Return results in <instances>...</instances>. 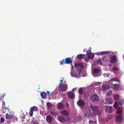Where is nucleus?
I'll list each match as a JSON object with an SVG mask.
<instances>
[{"mask_svg": "<svg viewBox=\"0 0 124 124\" xmlns=\"http://www.w3.org/2000/svg\"><path fill=\"white\" fill-rule=\"evenodd\" d=\"M89 112L86 114V117H87L93 116L97 114L98 116L101 115L102 112V110L99 109V107L97 106H90L88 107Z\"/></svg>", "mask_w": 124, "mask_h": 124, "instance_id": "obj_1", "label": "nucleus"}, {"mask_svg": "<svg viewBox=\"0 0 124 124\" xmlns=\"http://www.w3.org/2000/svg\"><path fill=\"white\" fill-rule=\"evenodd\" d=\"M68 87V85L67 84H64L62 85L61 83V82L58 86V88L59 90L65 92L66 91Z\"/></svg>", "mask_w": 124, "mask_h": 124, "instance_id": "obj_2", "label": "nucleus"}, {"mask_svg": "<svg viewBox=\"0 0 124 124\" xmlns=\"http://www.w3.org/2000/svg\"><path fill=\"white\" fill-rule=\"evenodd\" d=\"M72 62V61L70 57L67 58L65 60L63 59L60 62V65H63L65 63L69 64Z\"/></svg>", "mask_w": 124, "mask_h": 124, "instance_id": "obj_3", "label": "nucleus"}, {"mask_svg": "<svg viewBox=\"0 0 124 124\" xmlns=\"http://www.w3.org/2000/svg\"><path fill=\"white\" fill-rule=\"evenodd\" d=\"M103 102L105 104H110L112 103L113 101L111 98H106L103 100Z\"/></svg>", "mask_w": 124, "mask_h": 124, "instance_id": "obj_4", "label": "nucleus"}, {"mask_svg": "<svg viewBox=\"0 0 124 124\" xmlns=\"http://www.w3.org/2000/svg\"><path fill=\"white\" fill-rule=\"evenodd\" d=\"M83 66V65L81 63H75V67L78 71H80Z\"/></svg>", "mask_w": 124, "mask_h": 124, "instance_id": "obj_5", "label": "nucleus"}, {"mask_svg": "<svg viewBox=\"0 0 124 124\" xmlns=\"http://www.w3.org/2000/svg\"><path fill=\"white\" fill-rule=\"evenodd\" d=\"M99 100V97L98 95L94 94L91 97V101L93 102H97Z\"/></svg>", "mask_w": 124, "mask_h": 124, "instance_id": "obj_6", "label": "nucleus"}, {"mask_svg": "<svg viewBox=\"0 0 124 124\" xmlns=\"http://www.w3.org/2000/svg\"><path fill=\"white\" fill-rule=\"evenodd\" d=\"M38 110V108L36 106H34L31 107L30 109V111L29 112V115L31 116L33 114V111H37Z\"/></svg>", "mask_w": 124, "mask_h": 124, "instance_id": "obj_7", "label": "nucleus"}, {"mask_svg": "<svg viewBox=\"0 0 124 124\" xmlns=\"http://www.w3.org/2000/svg\"><path fill=\"white\" fill-rule=\"evenodd\" d=\"M91 50L90 51V52H88V51H86L87 54H86V56H87L89 59L93 60L94 57V55L91 53Z\"/></svg>", "mask_w": 124, "mask_h": 124, "instance_id": "obj_8", "label": "nucleus"}, {"mask_svg": "<svg viewBox=\"0 0 124 124\" xmlns=\"http://www.w3.org/2000/svg\"><path fill=\"white\" fill-rule=\"evenodd\" d=\"M6 118L7 120H10L14 121L13 116V115L9 114L8 113H7L6 115Z\"/></svg>", "mask_w": 124, "mask_h": 124, "instance_id": "obj_9", "label": "nucleus"}, {"mask_svg": "<svg viewBox=\"0 0 124 124\" xmlns=\"http://www.w3.org/2000/svg\"><path fill=\"white\" fill-rule=\"evenodd\" d=\"M77 105L80 107H83L85 105V101L82 100H80L77 102Z\"/></svg>", "mask_w": 124, "mask_h": 124, "instance_id": "obj_10", "label": "nucleus"}, {"mask_svg": "<svg viewBox=\"0 0 124 124\" xmlns=\"http://www.w3.org/2000/svg\"><path fill=\"white\" fill-rule=\"evenodd\" d=\"M104 108L106 112H108L109 113H112V111L113 110L112 107L105 106L104 107Z\"/></svg>", "mask_w": 124, "mask_h": 124, "instance_id": "obj_11", "label": "nucleus"}, {"mask_svg": "<svg viewBox=\"0 0 124 124\" xmlns=\"http://www.w3.org/2000/svg\"><path fill=\"white\" fill-rule=\"evenodd\" d=\"M46 122L47 123H51L53 121V118L51 116H46Z\"/></svg>", "mask_w": 124, "mask_h": 124, "instance_id": "obj_12", "label": "nucleus"}, {"mask_svg": "<svg viewBox=\"0 0 124 124\" xmlns=\"http://www.w3.org/2000/svg\"><path fill=\"white\" fill-rule=\"evenodd\" d=\"M110 87V86L108 85H103L102 86V90L106 91L109 89Z\"/></svg>", "mask_w": 124, "mask_h": 124, "instance_id": "obj_13", "label": "nucleus"}, {"mask_svg": "<svg viewBox=\"0 0 124 124\" xmlns=\"http://www.w3.org/2000/svg\"><path fill=\"white\" fill-rule=\"evenodd\" d=\"M101 71V70L98 68H94V69L93 70V75L94 76V74L97 73H99Z\"/></svg>", "mask_w": 124, "mask_h": 124, "instance_id": "obj_14", "label": "nucleus"}, {"mask_svg": "<svg viewBox=\"0 0 124 124\" xmlns=\"http://www.w3.org/2000/svg\"><path fill=\"white\" fill-rule=\"evenodd\" d=\"M110 62L111 63H114L116 62V58L114 56H112L110 59Z\"/></svg>", "mask_w": 124, "mask_h": 124, "instance_id": "obj_15", "label": "nucleus"}, {"mask_svg": "<svg viewBox=\"0 0 124 124\" xmlns=\"http://www.w3.org/2000/svg\"><path fill=\"white\" fill-rule=\"evenodd\" d=\"M68 96L70 98L73 99L75 97V94L73 92H70L68 93Z\"/></svg>", "mask_w": 124, "mask_h": 124, "instance_id": "obj_16", "label": "nucleus"}, {"mask_svg": "<svg viewBox=\"0 0 124 124\" xmlns=\"http://www.w3.org/2000/svg\"><path fill=\"white\" fill-rule=\"evenodd\" d=\"M60 113L63 115L68 116L69 115L68 112L66 110H63L60 112Z\"/></svg>", "mask_w": 124, "mask_h": 124, "instance_id": "obj_17", "label": "nucleus"}, {"mask_svg": "<svg viewBox=\"0 0 124 124\" xmlns=\"http://www.w3.org/2000/svg\"><path fill=\"white\" fill-rule=\"evenodd\" d=\"M83 118V116L79 115L77 117L76 120L77 121L80 122L82 120Z\"/></svg>", "mask_w": 124, "mask_h": 124, "instance_id": "obj_18", "label": "nucleus"}, {"mask_svg": "<svg viewBox=\"0 0 124 124\" xmlns=\"http://www.w3.org/2000/svg\"><path fill=\"white\" fill-rule=\"evenodd\" d=\"M40 95L42 98H44L46 97L47 95L46 92H42L41 93Z\"/></svg>", "mask_w": 124, "mask_h": 124, "instance_id": "obj_19", "label": "nucleus"}, {"mask_svg": "<svg viewBox=\"0 0 124 124\" xmlns=\"http://www.w3.org/2000/svg\"><path fill=\"white\" fill-rule=\"evenodd\" d=\"M109 53L110 52L108 51H103L100 52L98 54L100 55H103L104 54H109Z\"/></svg>", "mask_w": 124, "mask_h": 124, "instance_id": "obj_20", "label": "nucleus"}, {"mask_svg": "<svg viewBox=\"0 0 124 124\" xmlns=\"http://www.w3.org/2000/svg\"><path fill=\"white\" fill-rule=\"evenodd\" d=\"M58 120L61 122H64L65 121V119L61 116H59L58 117Z\"/></svg>", "mask_w": 124, "mask_h": 124, "instance_id": "obj_21", "label": "nucleus"}, {"mask_svg": "<svg viewBox=\"0 0 124 124\" xmlns=\"http://www.w3.org/2000/svg\"><path fill=\"white\" fill-rule=\"evenodd\" d=\"M122 119V115H120L118 116L116 118V121L118 122L121 121Z\"/></svg>", "mask_w": 124, "mask_h": 124, "instance_id": "obj_22", "label": "nucleus"}, {"mask_svg": "<svg viewBox=\"0 0 124 124\" xmlns=\"http://www.w3.org/2000/svg\"><path fill=\"white\" fill-rule=\"evenodd\" d=\"M64 107V105L63 104L61 103H59L57 106V107L58 109H63Z\"/></svg>", "mask_w": 124, "mask_h": 124, "instance_id": "obj_23", "label": "nucleus"}, {"mask_svg": "<svg viewBox=\"0 0 124 124\" xmlns=\"http://www.w3.org/2000/svg\"><path fill=\"white\" fill-rule=\"evenodd\" d=\"M114 98L115 100H118L120 98V96L118 94H116L114 95Z\"/></svg>", "mask_w": 124, "mask_h": 124, "instance_id": "obj_24", "label": "nucleus"}, {"mask_svg": "<svg viewBox=\"0 0 124 124\" xmlns=\"http://www.w3.org/2000/svg\"><path fill=\"white\" fill-rule=\"evenodd\" d=\"M97 63L99 64H101L102 63V60L100 58L98 60H97L96 62H95L94 64H96Z\"/></svg>", "mask_w": 124, "mask_h": 124, "instance_id": "obj_25", "label": "nucleus"}, {"mask_svg": "<svg viewBox=\"0 0 124 124\" xmlns=\"http://www.w3.org/2000/svg\"><path fill=\"white\" fill-rule=\"evenodd\" d=\"M85 55L82 54H79L77 55V58L79 59H82L83 58Z\"/></svg>", "mask_w": 124, "mask_h": 124, "instance_id": "obj_26", "label": "nucleus"}, {"mask_svg": "<svg viewBox=\"0 0 124 124\" xmlns=\"http://www.w3.org/2000/svg\"><path fill=\"white\" fill-rule=\"evenodd\" d=\"M83 88L81 87L79 88L78 90V92L80 94H81L83 93Z\"/></svg>", "mask_w": 124, "mask_h": 124, "instance_id": "obj_27", "label": "nucleus"}, {"mask_svg": "<svg viewBox=\"0 0 124 124\" xmlns=\"http://www.w3.org/2000/svg\"><path fill=\"white\" fill-rule=\"evenodd\" d=\"M119 88V86L118 85L115 84L114 85V89L115 90H117Z\"/></svg>", "mask_w": 124, "mask_h": 124, "instance_id": "obj_28", "label": "nucleus"}, {"mask_svg": "<svg viewBox=\"0 0 124 124\" xmlns=\"http://www.w3.org/2000/svg\"><path fill=\"white\" fill-rule=\"evenodd\" d=\"M123 110V109L122 108L119 107L118 108V111L116 112V113H121Z\"/></svg>", "mask_w": 124, "mask_h": 124, "instance_id": "obj_29", "label": "nucleus"}, {"mask_svg": "<svg viewBox=\"0 0 124 124\" xmlns=\"http://www.w3.org/2000/svg\"><path fill=\"white\" fill-rule=\"evenodd\" d=\"M51 115L53 116H55L58 115V113L57 112H55L54 111H52L51 112Z\"/></svg>", "mask_w": 124, "mask_h": 124, "instance_id": "obj_30", "label": "nucleus"}, {"mask_svg": "<svg viewBox=\"0 0 124 124\" xmlns=\"http://www.w3.org/2000/svg\"><path fill=\"white\" fill-rule=\"evenodd\" d=\"M117 81L118 82H119V81L117 78H113L111 79L110 80H108V81Z\"/></svg>", "mask_w": 124, "mask_h": 124, "instance_id": "obj_31", "label": "nucleus"}, {"mask_svg": "<svg viewBox=\"0 0 124 124\" xmlns=\"http://www.w3.org/2000/svg\"><path fill=\"white\" fill-rule=\"evenodd\" d=\"M46 105L48 109L50 108L52 106V104L49 102L47 103Z\"/></svg>", "mask_w": 124, "mask_h": 124, "instance_id": "obj_32", "label": "nucleus"}, {"mask_svg": "<svg viewBox=\"0 0 124 124\" xmlns=\"http://www.w3.org/2000/svg\"><path fill=\"white\" fill-rule=\"evenodd\" d=\"M124 103V101L123 100H121L119 101V104L121 105H122Z\"/></svg>", "mask_w": 124, "mask_h": 124, "instance_id": "obj_33", "label": "nucleus"}, {"mask_svg": "<svg viewBox=\"0 0 124 124\" xmlns=\"http://www.w3.org/2000/svg\"><path fill=\"white\" fill-rule=\"evenodd\" d=\"M104 76L105 77H108L109 76L110 74L108 73H104L103 74Z\"/></svg>", "mask_w": 124, "mask_h": 124, "instance_id": "obj_34", "label": "nucleus"}, {"mask_svg": "<svg viewBox=\"0 0 124 124\" xmlns=\"http://www.w3.org/2000/svg\"><path fill=\"white\" fill-rule=\"evenodd\" d=\"M118 102H116L115 103L114 107L115 108L117 109L118 108Z\"/></svg>", "mask_w": 124, "mask_h": 124, "instance_id": "obj_35", "label": "nucleus"}, {"mask_svg": "<svg viewBox=\"0 0 124 124\" xmlns=\"http://www.w3.org/2000/svg\"><path fill=\"white\" fill-rule=\"evenodd\" d=\"M89 123L90 124H93L94 123H95L96 122L95 121H93L92 120H89Z\"/></svg>", "mask_w": 124, "mask_h": 124, "instance_id": "obj_36", "label": "nucleus"}, {"mask_svg": "<svg viewBox=\"0 0 124 124\" xmlns=\"http://www.w3.org/2000/svg\"><path fill=\"white\" fill-rule=\"evenodd\" d=\"M5 121V119L4 117H2L1 118L0 122L1 123H3Z\"/></svg>", "mask_w": 124, "mask_h": 124, "instance_id": "obj_37", "label": "nucleus"}, {"mask_svg": "<svg viewBox=\"0 0 124 124\" xmlns=\"http://www.w3.org/2000/svg\"><path fill=\"white\" fill-rule=\"evenodd\" d=\"M118 69V68L116 67H114L112 68V70H114L117 71Z\"/></svg>", "mask_w": 124, "mask_h": 124, "instance_id": "obj_38", "label": "nucleus"}, {"mask_svg": "<svg viewBox=\"0 0 124 124\" xmlns=\"http://www.w3.org/2000/svg\"><path fill=\"white\" fill-rule=\"evenodd\" d=\"M107 94L108 95L110 94L111 93V91L109 90L107 92Z\"/></svg>", "mask_w": 124, "mask_h": 124, "instance_id": "obj_39", "label": "nucleus"}, {"mask_svg": "<svg viewBox=\"0 0 124 124\" xmlns=\"http://www.w3.org/2000/svg\"><path fill=\"white\" fill-rule=\"evenodd\" d=\"M46 92H47V94H48L49 95H50V94H49V93H51V94H53V93L52 92H51L50 91H46Z\"/></svg>", "mask_w": 124, "mask_h": 124, "instance_id": "obj_40", "label": "nucleus"}, {"mask_svg": "<svg viewBox=\"0 0 124 124\" xmlns=\"http://www.w3.org/2000/svg\"><path fill=\"white\" fill-rule=\"evenodd\" d=\"M111 116H108L107 117L108 119L109 120L111 118Z\"/></svg>", "mask_w": 124, "mask_h": 124, "instance_id": "obj_41", "label": "nucleus"}, {"mask_svg": "<svg viewBox=\"0 0 124 124\" xmlns=\"http://www.w3.org/2000/svg\"><path fill=\"white\" fill-rule=\"evenodd\" d=\"M66 106L67 107H69V103H66Z\"/></svg>", "mask_w": 124, "mask_h": 124, "instance_id": "obj_42", "label": "nucleus"}, {"mask_svg": "<svg viewBox=\"0 0 124 124\" xmlns=\"http://www.w3.org/2000/svg\"><path fill=\"white\" fill-rule=\"evenodd\" d=\"M31 122H32L33 124H36V123H35V121L34 120H32Z\"/></svg>", "mask_w": 124, "mask_h": 124, "instance_id": "obj_43", "label": "nucleus"}, {"mask_svg": "<svg viewBox=\"0 0 124 124\" xmlns=\"http://www.w3.org/2000/svg\"><path fill=\"white\" fill-rule=\"evenodd\" d=\"M108 120H109L107 118V119H105V121L106 122H108Z\"/></svg>", "mask_w": 124, "mask_h": 124, "instance_id": "obj_44", "label": "nucleus"}, {"mask_svg": "<svg viewBox=\"0 0 124 124\" xmlns=\"http://www.w3.org/2000/svg\"><path fill=\"white\" fill-rule=\"evenodd\" d=\"M71 64V67H72V69H73L74 68V66L72 65V64Z\"/></svg>", "mask_w": 124, "mask_h": 124, "instance_id": "obj_45", "label": "nucleus"}, {"mask_svg": "<svg viewBox=\"0 0 124 124\" xmlns=\"http://www.w3.org/2000/svg\"><path fill=\"white\" fill-rule=\"evenodd\" d=\"M96 83L97 84V83ZM97 83L98 84H100L101 83V82H97Z\"/></svg>", "mask_w": 124, "mask_h": 124, "instance_id": "obj_46", "label": "nucleus"}, {"mask_svg": "<svg viewBox=\"0 0 124 124\" xmlns=\"http://www.w3.org/2000/svg\"><path fill=\"white\" fill-rule=\"evenodd\" d=\"M85 60H86V61L87 62L88 61V59H87H87H86V58Z\"/></svg>", "mask_w": 124, "mask_h": 124, "instance_id": "obj_47", "label": "nucleus"}, {"mask_svg": "<svg viewBox=\"0 0 124 124\" xmlns=\"http://www.w3.org/2000/svg\"><path fill=\"white\" fill-rule=\"evenodd\" d=\"M63 81V80H60V82L62 83V82Z\"/></svg>", "mask_w": 124, "mask_h": 124, "instance_id": "obj_48", "label": "nucleus"}, {"mask_svg": "<svg viewBox=\"0 0 124 124\" xmlns=\"http://www.w3.org/2000/svg\"><path fill=\"white\" fill-rule=\"evenodd\" d=\"M35 119V118H32V120H34V119Z\"/></svg>", "mask_w": 124, "mask_h": 124, "instance_id": "obj_49", "label": "nucleus"}, {"mask_svg": "<svg viewBox=\"0 0 124 124\" xmlns=\"http://www.w3.org/2000/svg\"><path fill=\"white\" fill-rule=\"evenodd\" d=\"M5 109H8V108L5 107Z\"/></svg>", "mask_w": 124, "mask_h": 124, "instance_id": "obj_50", "label": "nucleus"}, {"mask_svg": "<svg viewBox=\"0 0 124 124\" xmlns=\"http://www.w3.org/2000/svg\"><path fill=\"white\" fill-rule=\"evenodd\" d=\"M75 89V88H74V89H73V90H73V91H74V90Z\"/></svg>", "mask_w": 124, "mask_h": 124, "instance_id": "obj_51", "label": "nucleus"}, {"mask_svg": "<svg viewBox=\"0 0 124 124\" xmlns=\"http://www.w3.org/2000/svg\"><path fill=\"white\" fill-rule=\"evenodd\" d=\"M39 124L38 123H37V124Z\"/></svg>", "mask_w": 124, "mask_h": 124, "instance_id": "obj_52", "label": "nucleus"}, {"mask_svg": "<svg viewBox=\"0 0 124 124\" xmlns=\"http://www.w3.org/2000/svg\"><path fill=\"white\" fill-rule=\"evenodd\" d=\"M64 82H66V81H64Z\"/></svg>", "mask_w": 124, "mask_h": 124, "instance_id": "obj_53", "label": "nucleus"}, {"mask_svg": "<svg viewBox=\"0 0 124 124\" xmlns=\"http://www.w3.org/2000/svg\"><path fill=\"white\" fill-rule=\"evenodd\" d=\"M84 116H85V114H84Z\"/></svg>", "mask_w": 124, "mask_h": 124, "instance_id": "obj_54", "label": "nucleus"}]
</instances>
